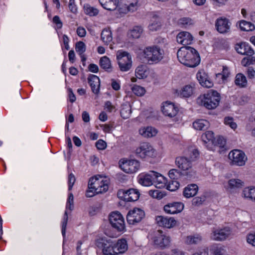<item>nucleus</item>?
I'll list each match as a JSON object with an SVG mask.
<instances>
[{
    "label": "nucleus",
    "mask_w": 255,
    "mask_h": 255,
    "mask_svg": "<svg viewBox=\"0 0 255 255\" xmlns=\"http://www.w3.org/2000/svg\"><path fill=\"white\" fill-rule=\"evenodd\" d=\"M177 56L181 63L189 67H196L200 62L199 54L190 46L181 47L177 52Z\"/></svg>",
    "instance_id": "obj_1"
},
{
    "label": "nucleus",
    "mask_w": 255,
    "mask_h": 255,
    "mask_svg": "<svg viewBox=\"0 0 255 255\" xmlns=\"http://www.w3.org/2000/svg\"><path fill=\"white\" fill-rule=\"evenodd\" d=\"M96 146L98 149L103 150L107 146L106 142L102 139H99L96 143Z\"/></svg>",
    "instance_id": "obj_60"
},
{
    "label": "nucleus",
    "mask_w": 255,
    "mask_h": 255,
    "mask_svg": "<svg viewBox=\"0 0 255 255\" xmlns=\"http://www.w3.org/2000/svg\"><path fill=\"white\" fill-rule=\"evenodd\" d=\"M115 248L116 252L115 253L116 255L125 253L128 249L126 240L122 239L118 240L117 242H115Z\"/></svg>",
    "instance_id": "obj_24"
},
{
    "label": "nucleus",
    "mask_w": 255,
    "mask_h": 255,
    "mask_svg": "<svg viewBox=\"0 0 255 255\" xmlns=\"http://www.w3.org/2000/svg\"><path fill=\"white\" fill-rule=\"evenodd\" d=\"M177 42L183 45H187L191 44L193 37L191 34L186 31L179 32L176 36Z\"/></svg>",
    "instance_id": "obj_20"
},
{
    "label": "nucleus",
    "mask_w": 255,
    "mask_h": 255,
    "mask_svg": "<svg viewBox=\"0 0 255 255\" xmlns=\"http://www.w3.org/2000/svg\"><path fill=\"white\" fill-rule=\"evenodd\" d=\"M146 18L150 20L148 29L151 32L156 31L161 29V22L159 16L155 12H148L146 14Z\"/></svg>",
    "instance_id": "obj_12"
},
{
    "label": "nucleus",
    "mask_w": 255,
    "mask_h": 255,
    "mask_svg": "<svg viewBox=\"0 0 255 255\" xmlns=\"http://www.w3.org/2000/svg\"><path fill=\"white\" fill-rule=\"evenodd\" d=\"M76 179L74 175L71 173L69 174L68 177V189L71 190L73 187V186L75 182Z\"/></svg>",
    "instance_id": "obj_59"
},
{
    "label": "nucleus",
    "mask_w": 255,
    "mask_h": 255,
    "mask_svg": "<svg viewBox=\"0 0 255 255\" xmlns=\"http://www.w3.org/2000/svg\"><path fill=\"white\" fill-rule=\"evenodd\" d=\"M149 240L153 241L154 245L161 249L168 247L170 243V238L163 234L160 230H151L147 235Z\"/></svg>",
    "instance_id": "obj_5"
},
{
    "label": "nucleus",
    "mask_w": 255,
    "mask_h": 255,
    "mask_svg": "<svg viewBox=\"0 0 255 255\" xmlns=\"http://www.w3.org/2000/svg\"><path fill=\"white\" fill-rule=\"evenodd\" d=\"M85 13L91 16H96L99 13V10L96 8L91 6L89 4H85L84 5Z\"/></svg>",
    "instance_id": "obj_37"
},
{
    "label": "nucleus",
    "mask_w": 255,
    "mask_h": 255,
    "mask_svg": "<svg viewBox=\"0 0 255 255\" xmlns=\"http://www.w3.org/2000/svg\"><path fill=\"white\" fill-rule=\"evenodd\" d=\"M172 180L171 181H169L166 188L169 191H174L179 188V183L176 180Z\"/></svg>",
    "instance_id": "obj_49"
},
{
    "label": "nucleus",
    "mask_w": 255,
    "mask_h": 255,
    "mask_svg": "<svg viewBox=\"0 0 255 255\" xmlns=\"http://www.w3.org/2000/svg\"><path fill=\"white\" fill-rule=\"evenodd\" d=\"M164 50L158 45L146 47L144 49V63L148 64H156L163 58Z\"/></svg>",
    "instance_id": "obj_4"
},
{
    "label": "nucleus",
    "mask_w": 255,
    "mask_h": 255,
    "mask_svg": "<svg viewBox=\"0 0 255 255\" xmlns=\"http://www.w3.org/2000/svg\"><path fill=\"white\" fill-rule=\"evenodd\" d=\"M136 78H132L131 80L132 82L136 81V78L141 79L143 78V66L142 65L138 66L135 71Z\"/></svg>",
    "instance_id": "obj_42"
},
{
    "label": "nucleus",
    "mask_w": 255,
    "mask_h": 255,
    "mask_svg": "<svg viewBox=\"0 0 255 255\" xmlns=\"http://www.w3.org/2000/svg\"><path fill=\"white\" fill-rule=\"evenodd\" d=\"M224 123L226 125H229L230 127L233 128L235 129L236 128L237 126V124L233 122V118L229 117H226L224 119Z\"/></svg>",
    "instance_id": "obj_55"
},
{
    "label": "nucleus",
    "mask_w": 255,
    "mask_h": 255,
    "mask_svg": "<svg viewBox=\"0 0 255 255\" xmlns=\"http://www.w3.org/2000/svg\"><path fill=\"white\" fill-rule=\"evenodd\" d=\"M206 200V196H202L201 197H196L192 200V204L195 206H199Z\"/></svg>",
    "instance_id": "obj_51"
},
{
    "label": "nucleus",
    "mask_w": 255,
    "mask_h": 255,
    "mask_svg": "<svg viewBox=\"0 0 255 255\" xmlns=\"http://www.w3.org/2000/svg\"><path fill=\"white\" fill-rule=\"evenodd\" d=\"M198 190V187L195 184L188 185L184 188L183 195L186 198H190L195 196Z\"/></svg>",
    "instance_id": "obj_27"
},
{
    "label": "nucleus",
    "mask_w": 255,
    "mask_h": 255,
    "mask_svg": "<svg viewBox=\"0 0 255 255\" xmlns=\"http://www.w3.org/2000/svg\"><path fill=\"white\" fill-rule=\"evenodd\" d=\"M88 81L92 92L95 94H98L100 87L99 78L96 75L90 74L88 78Z\"/></svg>",
    "instance_id": "obj_22"
},
{
    "label": "nucleus",
    "mask_w": 255,
    "mask_h": 255,
    "mask_svg": "<svg viewBox=\"0 0 255 255\" xmlns=\"http://www.w3.org/2000/svg\"><path fill=\"white\" fill-rule=\"evenodd\" d=\"M53 22L56 24L57 27L58 28L60 29L62 28V22L58 16L55 15L53 17Z\"/></svg>",
    "instance_id": "obj_64"
},
{
    "label": "nucleus",
    "mask_w": 255,
    "mask_h": 255,
    "mask_svg": "<svg viewBox=\"0 0 255 255\" xmlns=\"http://www.w3.org/2000/svg\"><path fill=\"white\" fill-rule=\"evenodd\" d=\"M220 95L216 91L210 90L198 98L197 102L209 110L215 109L219 104Z\"/></svg>",
    "instance_id": "obj_3"
},
{
    "label": "nucleus",
    "mask_w": 255,
    "mask_h": 255,
    "mask_svg": "<svg viewBox=\"0 0 255 255\" xmlns=\"http://www.w3.org/2000/svg\"><path fill=\"white\" fill-rule=\"evenodd\" d=\"M196 176V172L194 170L192 167L189 169L182 171V176H185L186 178L189 180H191L195 178Z\"/></svg>",
    "instance_id": "obj_44"
},
{
    "label": "nucleus",
    "mask_w": 255,
    "mask_h": 255,
    "mask_svg": "<svg viewBox=\"0 0 255 255\" xmlns=\"http://www.w3.org/2000/svg\"><path fill=\"white\" fill-rule=\"evenodd\" d=\"M244 185V183L239 179H231L228 181V188L231 191H235L242 188Z\"/></svg>",
    "instance_id": "obj_28"
},
{
    "label": "nucleus",
    "mask_w": 255,
    "mask_h": 255,
    "mask_svg": "<svg viewBox=\"0 0 255 255\" xmlns=\"http://www.w3.org/2000/svg\"><path fill=\"white\" fill-rule=\"evenodd\" d=\"M119 68L121 71L127 72L132 66L131 57L129 54L126 51H119L117 54Z\"/></svg>",
    "instance_id": "obj_7"
},
{
    "label": "nucleus",
    "mask_w": 255,
    "mask_h": 255,
    "mask_svg": "<svg viewBox=\"0 0 255 255\" xmlns=\"http://www.w3.org/2000/svg\"><path fill=\"white\" fill-rule=\"evenodd\" d=\"M230 234V229L225 228L215 231L211 236V238L215 241H222L225 240Z\"/></svg>",
    "instance_id": "obj_18"
},
{
    "label": "nucleus",
    "mask_w": 255,
    "mask_h": 255,
    "mask_svg": "<svg viewBox=\"0 0 255 255\" xmlns=\"http://www.w3.org/2000/svg\"><path fill=\"white\" fill-rule=\"evenodd\" d=\"M209 123L204 120H198L193 123V128L197 130H205L207 128Z\"/></svg>",
    "instance_id": "obj_32"
},
{
    "label": "nucleus",
    "mask_w": 255,
    "mask_h": 255,
    "mask_svg": "<svg viewBox=\"0 0 255 255\" xmlns=\"http://www.w3.org/2000/svg\"><path fill=\"white\" fill-rule=\"evenodd\" d=\"M203 141L207 143L208 142H211L212 143L215 138L214 136V133L212 131H207L204 133L201 136Z\"/></svg>",
    "instance_id": "obj_40"
},
{
    "label": "nucleus",
    "mask_w": 255,
    "mask_h": 255,
    "mask_svg": "<svg viewBox=\"0 0 255 255\" xmlns=\"http://www.w3.org/2000/svg\"><path fill=\"white\" fill-rule=\"evenodd\" d=\"M196 77L202 86L208 88L213 86V83L209 79L207 74L204 71H199L197 73Z\"/></svg>",
    "instance_id": "obj_21"
},
{
    "label": "nucleus",
    "mask_w": 255,
    "mask_h": 255,
    "mask_svg": "<svg viewBox=\"0 0 255 255\" xmlns=\"http://www.w3.org/2000/svg\"><path fill=\"white\" fill-rule=\"evenodd\" d=\"M237 52L242 55H246L247 56H252L254 54V51L249 45L246 42H242L238 44L236 47Z\"/></svg>",
    "instance_id": "obj_19"
},
{
    "label": "nucleus",
    "mask_w": 255,
    "mask_h": 255,
    "mask_svg": "<svg viewBox=\"0 0 255 255\" xmlns=\"http://www.w3.org/2000/svg\"><path fill=\"white\" fill-rule=\"evenodd\" d=\"M168 175L171 179L175 180L182 176V171H180L176 169H172L169 170Z\"/></svg>",
    "instance_id": "obj_46"
},
{
    "label": "nucleus",
    "mask_w": 255,
    "mask_h": 255,
    "mask_svg": "<svg viewBox=\"0 0 255 255\" xmlns=\"http://www.w3.org/2000/svg\"><path fill=\"white\" fill-rule=\"evenodd\" d=\"M155 43L156 44V45L159 46V47L161 48V47L165 46L166 44V40L164 38L159 37L155 40Z\"/></svg>",
    "instance_id": "obj_57"
},
{
    "label": "nucleus",
    "mask_w": 255,
    "mask_h": 255,
    "mask_svg": "<svg viewBox=\"0 0 255 255\" xmlns=\"http://www.w3.org/2000/svg\"><path fill=\"white\" fill-rule=\"evenodd\" d=\"M226 140L222 136H219L217 139L214 138L212 144L215 146H218L220 147H223L225 145Z\"/></svg>",
    "instance_id": "obj_52"
},
{
    "label": "nucleus",
    "mask_w": 255,
    "mask_h": 255,
    "mask_svg": "<svg viewBox=\"0 0 255 255\" xmlns=\"http://www.w3.org/2000/svg\"><path fill=\"white\" fill-rule=\"evenodd\" d=\"M143 217V211L138 208H134L129 211L127 215V222L129 224L134 225L141 221Z\"/></svg>",
    "instance_id": "obj_13"
},
{
    "label": "nucleus",
    "mask_w": 255,
    "mask_h": 255,
    "mask_svg": "<svg viewBox=\"0 0 255 255\" xmlns=\"http://www.w3.org/2000/svg\"><path fill=\"white\" fill-rule=\"evenodd\" d=\"M155 220L159 226L167 228H172L176 224V221L172 217L167 218L163 216H158L156 217Z\"/></svg>",
    "instance_id": "obj_16"
},
{
    "label": "nucleus",
    "mask_w": 255,
    "mask_h": 255,
    "mask_svg": "<svg viewBox=\"0 0 255 255\" xmlns=\"http://www.w3.org/2000/svg\"><path fill=\"white\" fill-rule=\"evenodd\" d=\"M120 113L123 119H127L128 118L131 113L130 106L129 104L122 105Z\"/></svg>",
    "instance_id": "obj_34"
},
{
    "label": "nucleus",
    "mask_w": 255,
    "mask_h": 255,
    "mask_svg": "<svg viewBox=\"0 0 255 255\" xmlns=\"http://www.w3.org/2000/svg\"><path fill=\"white\" fill-rule=\"evenodd\" d=\"M230 73L229 71L228 68L226 66H223L222 74H218V75H222V79L223 80L226 79L230 75Z\"/></svg>",
    "instance_id": "obj_63"
},
{
    "label": "nucleus",
    "mask_w": 255,
    "mask_h": 255,
    "mask_svg": "<svg viewBox=\"0 0 255 255\" xmlns=\"http://www.w3.org/2000/svg\"><path fill=\"white\" fill-rule=\"evenodd\" d=\"M119 164L122 170L130 174L135 172L139 167V163L136 160L121 159Z\"/></svg>",
    "instance_id": "obj_10"
},
{
    "label": "nucleus",
    "mask_w": 255,
    "mask_h": 255,
    "mask_svg": "<svg viewBox=\"0 0 255 255\" xmlns=\"http://www.w3.org/2000/svg\"><path fill=\"white\" fill-rule=\"evenodd\" d=\"M101 39L106 44H109L113 40L112 32L110 29H104L102 31Z\"/></svg>",
    "instance_id": "obj_31"
},
{
    "label": "nucleus",
    "mask_w": 255,
    "mask_h": 255,
    "mask_svg": "<svg viewBox=\"0 0 255 255\" xmlns=\"http://www.w3.org/2000/svg\"><path fill=\"white\" fill-rule=\"evenodd\" d=\"M184 204L181 202L169 203L164 206V211L168 214H174L180 213L184 209Z\"/></svg>",
    "instance_id": "obj_14"
},
{
    "label": "nucleus",
    "mask_w": 255,
    "mask_h": 255,
    "mask_svg": "<svg viewBox=\"0 0 255 255\" xmlns=\"http://www.w3.org/2000/svg\"><path fill=\"white\" fill-rule=\"evenodd\" d=\"M149 196L153 198L160 199L164 196L162 192L158 190H150L148 191Z\"/></svg>",
    "instance_id": "obj_50"
},
{
    "label": "nucleus",
    "mask_w": 255,
    "mask_h": 255,
    "mask_svg": "<svg viewBox=\"0 0 255 255\" xmlns=\"http://www.w3.org/2000/svg\"><path fill=\"white\" fill-rule=\"evenodd\" d=\"M158 132V130L154 127L149 126L144 128V137H152L155 136Z\"/></svg>",
    "instance_id": "obj_41"
},
{
    "label": "nucleus",
    "mask_w": 255,
    "mask_h": 255,
    "mask_svg": "<svg viewBox=\"0 0 255 255\" xmlns=\"http://www.w3.org/2000/svg\"><path fill=\"white\" fill-rule=\"evenodd\" d=\"M68 218L67 212L66 211L64 213V217L62 222V234L63 237L65 236Z\"/></svg>",
    "instance_id": "obj_53"
},
{
    "label": "nucleus",
    "mask_w": 255,
    "mask_h": 255,
    "mask_svg": "<svg viewBox=\"0 0 255 255\" xmlns=\"http://www.w3.org/2000/svg\"><path fill=\"white\" fill-rule=\"evenodd\" d=\"M132 92L137 96L143 95V87L136 84L133 85L131 87Z\"/></svg>",
    "instance_id": "obj_48"
},
{
    "label": "nucleus",
    "mask_w": 255,
    "mask_h": 255,
    "mask_svg": "<svg viewBox=\"0 0 255 255\" xmlns=\"http://www.w3.org/2000/svg\"><path fill=\"white\" fill-rule=\"evenodd\" d=\"M86 49V45L83 42L79 41L76 43L75 50L79 55L83 54L85 52Z\"/></svg>",
    "instance_id": "obj_47"
},
{
    "label": "nucleus",
    "mask_w": 255,
    "mask_h": 255,
    "mask_svg": "<svg viewBox=\"0 0 255 255\" xmlns=\"http://www.w3.org/2000/svg\"><path fill=\"white\" fill-rule=\"evenodd\" d=\"M143 29L141 27L135 26L128 33V36L129 38L133 39L138 38L142 33Z\"/></svg>",
    "instance_id": "obj_30"
},
{
    "label": "nucleus",
    "mask_w": 255,
    "mask_h": 255,
    "mask_svg": "<svg viewBox=\"0 0 255 255\" xmlns=\"http://www.w3.org/2000/svg\"><path fill=\"white\" fill-rule=\"evenodd\" d=\"M228 156L229 158L232 160V164L238 166L244 165L247 160V157L245 153L238 149L231 151Z\"/></svg>",
    "instance_id": "obj_11"
},
{
    "label": "nucleus",
    "mask_w": 255,
    "mask_h": 255,
    "mask_svg": "<svg viewBox=\"0 0 255 255\" xmlns=\"http://www.w3.org/2000/svg\"><path fill=\"white\" fill-rule=\"evenodd\" d=\"M100 67L105 71L110 72L112 71V67L110 59L107 56L102 57L99 62Z\"/></svg>",
    "instance_id": "obj_29"
},
{
    "label": "nucleus",
    "mask_w": 255,
    "mask_h": 255,
    "mask_svg": "<svg viewBox=\"0 0 255 255\" xmlns=\"http://www.w3.org/2000/svg\"><path fill=\"white\" fill-rule=\"evenodd\" d=\"M153 171H150L149 173L144 174V186H149L154 183Z\"/></svg>",
    "instance_id": "obj_38"
},
{
    "label": "nucleus",
    "mask_w": 255,
    "mask_h": 255,
    "mask_svg": "<svg viewBox=\"0 0 255 255\" xmlns=\"http://www.w3.org/2000/svg\"><path fill=\"white\" fill-rule=\"evenodd\" d=\"M119 198L127 202H134L139 197V192L135 189L131 188L127 190H120L117 193Z\"/></svg>",
    "instance_id": "obj_9"
},
{
    "label": "nucleus",
    "mask_w": 255,
    "mask_h": 255,
    "mask_svg": "<svg viewBox=\"0 0 255 255\" xmlns=\"http://www.w3.org/2000/svg\"><path fill=\"white\" fill-rule=\"evenodd\" d=\"M157 116V111L152 108L144 110V117L146 120L155 119Z\"/></svg>",
    "instance_id": "obj_45"
},
{
    "label": "nucleus",
    "mask_w": 255,
    "mask_h": 255,
    "mask_svg": "<svg viewBox=\"0 0 255 255\" xmlns=\"http://www.w3.org/2000/svg\"><path fill=\"white\" fill-rule=\"evenodd\" d=\"M239 27L242 30L247 31H252L255 28L254 24L252 23L244 20L240 21Z\"/></svg>",
    "instance_id": "obj_35"
},
{
    "label": "nucleus",
    "mask_w": 255,
    "mask_h": 255,
    "mask_svg": "<svg viewBox=\"0 0 255 255\" xmlns=\"http://www.w3.org/2000/svg\"><path fill=\"white\" fill-rule=\"evenodd\" d=\"M231 22L227 18H220L216 20L215 26L217 31L221 33H225L229 31Z\"/></svg>",
    "instance_id": "obj_15"
},
{
    "label": "nucleus",
    "mask_w": 255,
    "mask_h": 255,
    "mask_svg": "<svg viewBox=\"0 0 255 255\" xmlns=\"http://www.w3.org/2000/svg\"><path fill=\"white\" fill-rule=\"evenodd\" d=\"M244 196L255 201V187L252 188H245L243 190Z\"/></svg>",
    "instance_id": "obj_43"
},
{
    "label": "nucleus",
    "mask_w": 255,
    "mask_h": 255,
    "mask_svg": "<svg viewBox=\"0 0 255 255\" xmlns=\"http://www.w3.org/2000/svg\"><path fill=\"white\" fill-rule=\"evenodd\" d=\"M191 22V19L188 17H183L179 20V23L183 25H190L192 23Z\"/></svg>",
    "instance_id": "obj_62"
},
{
    "label": "nucleus",
    "mask_w": 255,
    "mask_h": 255,
    "mask_svg": "<svg viewBox=\"0 0 255 255\" xmlns=\"http://www.w3.org/2000/svg\"><path fill=\"white\" fill-rule=\"evenodd\" d=\"M109 181L108 179L97 175L90 178L88 183V189L86 193L87 197H93L96 194L107 192L109 189Z\"/></svg>",
    "instance_id": "obj_2"
},
{
    "label": "nucleus",
    "mask_w": 255,
    "mask_h": 255,
    "mask_svg": "<svg viewBox=\"0 0 255 255\" xmlns=\"http://www.w3.org/2000/svg\"><path fill=\"white\" fill-rule=\"evenodd\" d=\"M199 151L197 149H193L191 153V154L189 155V156L188 157V160H190V162L192 163V162L196 160V159L199 156Z\"/></svg>",
    "instance_id": "obj_58"
},
{
    "label": "nucleus",
    "mask_w": 255,
    "mask_h": 255,
    "mask_svg": "<svg viewBox=\"0 0 255 255\" xmlns=\"http://www.w3.org/2000/svg\"><path fill=\"white\" fill-rule=\"evenodd\" d=\"M194 87L191 85L185 86L180 92V96L185 98L190 97L193 93Z\"/></svg>",
    "instance_id": "obj_36"
},
{
    "label": "nucleus",
    "mask_w": 255,
    "mask_h": 255,
    "mask_svg": "<svg viewBox=\"0 0 255 255\" xmlns=\"http://www.w3.org/2000/svg\"><path fill=\"white\" fill-rule=\"evenodd\" d=\"M102 7L108 10H114L116 9L118 0H99Z\"/></svg>",
    "instance_id": "obj_26"
},
{
    "label": "nucleus",
    "mask_w": 255,
    "mask_h": 255,
    "mask_svg": "<svg viewBox=\"0 0 255 255\" xmlns=\"http://www.w3.org/2000/svg\"><path fill=\"white\" fill-rule=\"evenodd\" d=\"M157 154L156 150L149 143L144 142V160L154 158Z\"/></svg>",
    "instance_id": "obj_25"
},
{
    "label": "nucleus",
    "mask_w": 255,
    "mask_h": 255,
    "mask_svg": "<svg viewBox=\"0 0 255 255\" xmlns=\"http://www.w3.org/2000/svg\"><path fill=\"white\" fill-rule=\"evenodd\" d=\"M155 175L154 176V183L156 184L155 186L156 187L160 188L163 186V184L164 183L165 179L164 177L160 174L154 171Z\"/></svg>",
    "instance_id": "obj_39"
},
{
    "label": "nucleus",
    "mask_w": 255,
    "mask_h": 255,
    "mask_svg": "<svg viewBox=\"0 0 255 255\" xmlns=\"http://www.w3.org/2000/svg\"><path fill=\"white\" fill-rule=\"evenodd\" d=\"M97 247L102 249L105 255H116L115 242L112 239L102 238L98 239L96 242Z\"/></svg>",
    "instance_id": "obj_6"
},
{
    "label": "nucleus",
    "mask_w": 255,
    "mask_h": 255,
    "mask_svg": "<svg viewBox=\"0 0 255 255\" xmlns=\"http://www.w3.org/2000/svg\"><path fill=\"white\" fill-rule=\"evenodd\" d=\"M236 85L240 87H245L247 84V80L246 77L242 73L237 74L235 80Z\"/></svg>",
    "instance_id": "obj_33"
},
{
    "label": "nucleus",
    "mask_w": 255,
    "mask_h": 255,
    "mask_svg": "<svg viewBox=\"0 0 255 255\" xmlns=\"http://www.w3.org/2000/svg\"><path fill=\"white\" fill-rule=\"evenodd\" d=\"M175 163L178 168L181 169L182 171L189 169L192 167V163L190 160H188L187 157H178L176 158Z\"/></svg>",
    "instance_id": "obj_23"
},
{
    "label": "nucleus",
    "mask_w": 255,
    "mask_h": 255,
    "mask_svg": "<svg viewBox=\"0 0 255 255\" xmlns=\"http://www.w3.org/2000/svg\"><path fill=\"white\" fill-rule=\"evenodd\" d=\"M109 221L112 227L118 232L125 230V223L123 216L118 211L111 213L109 216Z\"/></svg>",
    "instance_id": "obj_8"
},
{
    "label": "nucleus",
    "mask_w": 255,
    "mask_h": 255,
    "mask_svg": "<svg viewBox=\"0 0 255 255\" xmlns=\"http://www.w3.org/2000/svg\"><path fill=\"white\" fill-rule=\"evenodd\" d=\"M200 239L198 238H196L194 237H187V239L186 240V243L187 244H197L199 241H200Z\"/></svg>",
    "instance_id": "obj_61"
},
{
    "label": "nucleus",
    "mask_w": 255,
    "mask_h": 255,
    "mask_svg": "<svg viewBox=\"0 0 255 255\" xmlns=\"http://www.w3.org/2000/svg\"><path fill=\"white\" fill-rule=\"evenodd\" d=\"M73 195L71 193L69 194L68 198L67 201L66 209H69L70 210H72L73 209Z\"/></svg>",
    "instance_id": "obj_56"
},
{
    "label": "nucleus",
    "mask_w": 255,
    "mask_h": 255,
    "mask_svg": "<svg viewBox=\"0 0 255 255\" xmlns=\"http://www.w3.org/2000/svg\"><path fill=\"white\" fill-rule=\"evenodd\" d=\"M161 110L165 116L172 118L176 115L178 108L172 103L167 101L163 104Z\"/></svg>",
    "instance_id": "obj_17"
},
{
    "label": "nucleus",
    "mask_w": 255,
    "mask_h": 255,
    "mask_svg": "<svg viewBox=\"0 0 255 255\" xmlns=\"http://www.w3.org/2000/svg\"><path fill=\"white\" fill-rule=\"evenodd\" d=\"M126 5L128 11H134L136 9L137 7V0H129Z\"/></svg>",
    "instance_id": "obj_54"
}]
</instances>
